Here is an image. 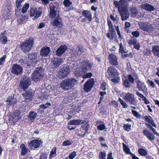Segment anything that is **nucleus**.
Instances as JSON below:
<instances>
[{
	"mask_svg": "<svg viewBox=\"0 0 159 159\" xmlns=\"http://www.w3.org/2000/svg\"><path fill=\"white\" fill-rule=\"evenodd\" d=\"M76 66L74 67V73L75 76H80L83 75L82 77L84 79L89 78L92 75L91 72L86 73L89 71L91 69L93 64L88 61H80L78 60L76 62Z\"/></svg>",
	"mask_w": 159,
	"mask_h": 159,
	"instance_id": "obj_1",
	"label": "nucleus"
},
{
	"mask_svg": "<svg viewBox=\"0 0 159 159\" xmlns=\"http://www.w3.org/2000/svg\"><path fill=\"white\" fill-rule=\"evenodd\" d=\"M115 6L118 8L122 20H126L129 17V13L128 9V2L125 0H121L119 2L114 1Z\"/></svg>",
	"mask_w": 159,
	"mask_h": 159,
	"instance_id": "obj_2",
	"label": "nucleus"
},
{
	"mask_svg": "<svg viewBox=\"0 0 159 159\" xmlns=\"http://www.w3.org/2000/svg\"><path fill=\"white\" fill-rule=\"evenodd\" d=\"M78 84V81L73 77L67 78L62 81L60 87L64 90L67 91Z\"/></svg>",
	"mask_w": 159,
	"mask_h": 159,
	"instance_id": "obj_3",
	"label": "nucleus"
},
{
	"mask_svg": "<svg viewBox=\"0 0 159 159\" xmlns=\"http://www.w3.org/2000/svg\"><path fill=\"white\" fill-rule=\"evenodd\" d=\"M32 38H30L21 43L20 47L22 51L25 53H28L31 49L34 43Z\"/></svg>",
	"mask_w": 159,
	"mask_h": 159,
	"instance_id": "obj_4",
	"label": "nucleus"
},
{
	"mask_svg": "<svg viewBox=\"0 0 159 159\" xmlns=\"http://www.w3.org/2000/svg\"><path fill=\"white\" fill-rule=\"evenodd\" d=\"M85 49L81 46H78L74 47L70 51V53L71 57L73 58H77L80 57L81 55L84 52Z\"/></svg>",
	"mask_w": 159,
	"mask_h": 159,
	"instance_id": "obj_5",
	"label": "nucleus"
},
{
	"mask_svg": "<svg viewBox=\"0 0 159 159\" xmlns=\"http://www.w3.org/2000/svg\"><path fill=\"white\" fill-rule=\"evenodd\" d=\"M43 70L41 67L37 68L32 75V78L35 81L41 80L43 77Z\"/></svg>",
	"mask_w": 159,
	"mask_h": 159,
	"instance_id": "obj_6",
	"label": "nucleus"
},
{
	"mask_svg": "<svg viewBox=\"0 0 159 159\" xmlns=\"http://www.w3.org/2000/svg\"><path fill=\"white\" fill-rule=\"evenodd\" d=\"M42 9L41 7L36 8L35 7H31L30 13V17H34L33 20H36L39 17L42 13Z\"/></svg>",
	"mask_w": 159,
	"mask_h": 159,
	"instance_id": "obj_7",
	"label": "nucleus"
},
{
	"mask_svg": "<svg viewBox=\"0 0 159 159\" xmlns=\"http://www.w3.org/2000/svg\"><path fill=\"white\" fill-rule=\"evenodd\" d=\"M70 72V69L68 66H64L59 69L57 74V76L60 79H63L66 77Z\"/></svg>",
	"mask_w": 159,
	"mask_h": 159,
	"instance_id": "obj_8",
	"label": "nucleus"
},
{
	"mask_svg": "<svg viewBox=\"0 0 159 159\" xmlns=\"http://www.w3.org/2000/svg\"><path fill=\"white\" fill-rule=\"evenodd\" d=\"M140 28L149 33H150L154 29L151 24L145 22H140L138 23Z\"/></svg>",
	"mask_w": 159,
	"mask_h": 159,
	"instance_id": "obj_9",
	"label": "nucleus"
},
{
	"mask_svg": "<svg viewBox=\"0 0 159 159\" xmlns=\"http://www.w3.org/2000/svg\"><path fill=\"white\" fill-rule=\"evenodd\" d=\"M23 70V69L21 66L15 64L12 66L11 72L12 74L18 76L22 74Z\"/></svg>",
	"mask_w": 159,
	"mask_h": 159,
	"instance_id": "obj_10",
	"label": "nucleus"
},
{
	"mask_svg": "<svg viewBox=\"0 0 159 159\" xmlns=\"http://www.w3.org/2000/svg\"><path fill=\"white\" fill-rule=\"evenodd\" d=\"M62 24V19L60 16L52 19L50 22L51 25L55 28L61 27Z\"/></svg>",
	"mask_w": 159,
	"mask_h": 159,
	"instance_id": "obj_11",
	"label": "nucleus"
},
{
	"mask_svg": "<svg viewBox=\"0 0 159 159\" xmlns=\"http://www.w3.org/2000/svg\"><path fill=\"white\" fill-rule=\"evenodd\" d=\"M37 58V55L36 53L29 54L28 55L29 61L27 63L28 66H31L34 67L35 64H37L38 60Z\"/></svg>",
	"mask_w": 159,
	"mask_h": 159,
	"instance_id": "obj_12",
	"label": "nucleus"
},
{
	"mask_svg": "<svg viewBox=\"0 0 159 159\" xmlns=\"http://www.w3.org/2000/svg\"><path fill=\"white\" fill-rule=\"evenodd\" d=\"M30 84V81L29 79L26 77H24L22 78L20 81L19 87L22 89H27Z\"/></svg>",
	"mask_w": 159,
	"mask_h": 159,
	"instance_id": "obj_13",
	"label": "nucleus"
},
{
	"mask_svg": "<svg viewBox=\"0 0 159 159\" xmlns=\"http://www.w3.org/2000/svg\"><path fill=\"white\" fill-rule=\"evenodd\" d=\"M56 9V6L55 5L53 4L50 5L49 16L51 20L60 16L59 13L57 12Z\"/></svg>",
	"mask_w": 159,
	"mask_h": 159,
	"instance_id": "obj_14",
	"label": "nucleus"
},
{
	"mask_svg": "<svg viewBox=\"0 0 159 159\" xmlns=\"http://www.w3.org/2000/svg\"><path fill=\"white\" fill-rule=\"evenodd\" d=\"M34 93L33 91H27L22 94V96L25 101L29 102L32 100L34 96Z\"/></svg>",
	"mask_w": 159,
	"mask_h": 159,
	"instance_id": "obj_15",
	"label": "nucleus"
},
{
	"mask_svg": "<svg viewBox=\"0 0 159 159\" xmlns=\"http://www.w3.org/2000/svg\"><path fill=\"white\" fill-rule=\"evenodd\" d=\"M107 72L110 77L111 78H116L118 75L116 69L113 66L108 67L107 70Z\"/></svg>",
	"mask_w": 159,
	"mask_h": 159,
	"instance_id": "obj_16",
	"label": "nucleus"
},
{
	"mask_svg": "<svg viewBox=\"0 0 159 159\" xmlns=\"http://www.w3.org/2000/svg\"><path fill=\"white\" fill-rule=\"evenodd\" d=\"M41 141L39 139H34L30 142L29 147L32 149H35L39 147Z\"/></svg>",
	"mask_w": 159,
	"mask_h": 159,
	"instance_id": "obj_17",
	"label": "nucleus"
},
{
	"mask_svg": "<svg viewBox=\"0 0 159 159\" xmlns=\"http://www.w3.org/2000/svg\"><path fill=\"white\" fill-rule=\"evenodd\" d=\"M140 7L142 9L149 12L154 11L156 9V8L153 6L147 3L142 4Z\"/></svg>",
	"mask_w": 159,
	"mask_h": 159,
	"instance_id": "obj_18",
	"label": "nucleus"
},
{
	"mask_svg": "<svg viewBox=\"0 0 159 159\" xmlns=\"http://www.w3.org/2000/svg\"><path fill=\"white\" fill-rule=\"evenodd\" d=\"M21 118L19 111L15 112L13 115L9 119V121L11 123H15Z\"/></svg>",
	"mask_w": 159,
	"mask_h": 159,
	"instance_id": "obj_19",
	"label": "nucleus"
},
{
	"mask_svg": "<svg viewBox=\"0 0 159 159\" xmlns=\"http://www.w3.org/2000/svg\"><path fill=\"white\" fill-rule=\"evenodd\" d=\"M50 52V49L49 47H44L41 48L40 51V54L43 57H47L48 56Z\"/></svg>",
	"mask_w": 159,
	"mask_h": 159,
	"instance_id": "obj_20",
	"label": "nucleus"
},
{
	"mask_svg": "<svg viewBox=\"0 0 159 159\" xmlns=\"http://www.w3.org/2000/svg\"><path fill=\"white\" fill-rule=\"evenodd\" d=\"M63 62L62 59L60 58H54L52 60V65L55 68L58 67Z\"/></svg>",
	"mask_w": 159,
	"mask_h": 159,
	"instance_id": "obj_21",
	"label": "nucleus"
},
{
	"mask_svg": "<svg viewBox=\"0 0 159 159\" xmlns=\"http://www.w3.org/2000/svg\"><path fill=\"white\" fill-rule=\"evenodd\" d=\"M67 47L66 45H61L56 51V55L58 56H61L67 50Z\"/></svg>",
	"mask_w": 159,
	"mask_h": 159,
	"instance_id": "obj_22",
	"label": "nucleus"
},
{
	"mask_svg": "<svg viewBox=\"0 0 159 159\" xmlns=\"http://www.w3.org/2000/svg\"><path fill=\"white\" fill-rule=\"evenodd\" d=\"M109 60L110 63L113 65L116 66L118 64L117 58L113 54L109 55Z\"/></svg>",
	"mask_w": 159,
	"mask_h": 159,
	"instance_id": "obj_23",
	"label": "nucleus"
},
{
	"mask_svg": "<svg viewBox=\"0 0 159 159\" xmlns=\"http://www.w3.org/2000/svg\"><path fill=\"white\" fill-rule=\"evenodd\" d=\"M93 86V84L91 81H87L84 85V89L86 92H89L91 90Z\"/></svg>",
	"mask_w": 159,
	"mask_h": 159,
	"instance_id": "obj_24",
	"label": "nucleus"
},
{
	"mask_svg": "<svg viewBox=\"0 0 159 159\" xmlns=\"http://www.w3.org/2000/svg\"><path fill=\"white\" fill-rule=\"evenodd\" d=\"M122 79L124 86L126 88L129 87V75L124 74Z\"/></svg>",
	"mask_w": 159,
	"mask_h": 159,
	"instance_id": "obj_25",
	"label": "nucleus"
},
{
	"mask_svg": "<svg viewBox=\"0 0 159 159\" xmlns=\"http://www.w3.org/2000/svg\"><path fill=\"white\" fill-rule=\"evenodd\" d=\"M143 133L148 139L152 141L154 140L155 137L149 131L144 130L143 131Z\"/></svg>",
	"mask_w": 159,
	"mask_h": 159,
	"instance_id": "obj_26",
	"label": "nucleus"
},
{
	"mask_svg": "<svg viewBox=\"0 0 159 159\" xmlns=\"http://www.w3.org/2000/svg\"><path fill=\"white\" fill-rule=\"evenodd\" d=\"M82 14L83 16L88 19L89 21L92 20V15L91 12L88 10H84L82 12Z\"/></svg>",
	"mask_w": 159,
	"mask_h": 159,
	"instance_id": "obj_27",
	"label": "nucleus"
},
{
	"mask_svg": "<svg viewBox=\"0 0 159 159\" xmlns=\"http://www.w3.org/2000/svg\"><path fill=\"white\" fill-rule=\"evenodd\" d=\"M130 44H133L134 45V48L135 49L139 50V49L140 46L139 44L137 42L136 39H134L133 38H130Z\"/></svg>",
	"mask_w": 159,
	"mask_h": 159,
	"instance_id": "obj_28",
	"label": "nucleus"
},
{
	"mask_svg": "<svg viewBox=\"0 0 159 159\" xmlns=\"http://www.w3.org/2000/svg\"><path fill=\"white\" fill-rule=\"evenodd\" d=\"M6 34V32L5 31L1 32L0 34V41L2 44H5L7 42Z\"/></svg>",
	"mask_w": 159,
	"mask_h": 159,
	"instance_id": "obj_29",
	"label": "nucleus"
},
{
	"mask_svg": "<svg viewBox=\"0 0 159 159\" xmlns=\"http://www.w3.org/2000/svg\"><path fill=\"white\" fill-rule=\"evenodd\" d=\"M152 51L155 56L159 57V46L156 45L152 47Z\"/></svg>",
	"mask_w": 159,
	"mask_h": 159,
	"instance_id": "obj_30",
	"label": "nucleus"
},
{
	"mask_svg": "<svg viewBox=\"0 0 159 159\" xmlns=\"http://www.w3.org/2000/svg\"><path fill=\"white\" fill-rule=\"evenodd\" d=\"M6 102H8V104L10 105H14L17 102L16 99L12 96L8 97Z\"/></svg>",
	"mask_w": 159,
	"mask_h": 159,
	"instance_id": "obj_31",
	"label": "nucleus"
},
{
	"mask_svg": "<svg viewBox=\"0 0 159 159\" xmlns=\"http://www.w3.org/2000/svg\"><path fill=\"white\" fill-rule=\"evenodd\" d=\"M137 87L139 91H142L145 93L144 89L145 88L146 86L144 85V83L138 80L137 83Z\"/></svg>",
	"mask_w": 159,
	"mask_h": 159,
	"instance_id": "obj_32",
	"label": "nucleus"
},
{
	"mask_svg": "<svg viewBox=\"0 0 159 159\" xmlns=\"http://www.w3.org/2000/svg\"><path fill=\"white\" fill-rule=\"evenodd\" d=\"M144 119L146 121L150 123L153 126L156 127V125L153 122V120L152 118L150 116H145Z\"/></svg>",
	"mask_w": 159,
	"mask_h": 159,
	"instance_id": "obj_33",
	"label": "nucleus"
},
{
	"mask_svg": "<svg viewBox=\"0 0 159 159\" xmlns=\"http://www.w3.org/2000/svg\"><path fill=\"white\" fill-rule=\"evenodd\" d=\"M37 116L36 113L34 111H30L28 116L29 119L31 121H33Z\"/></svg>",
	"mask_w": 159,
	"mask_h": 159,
	"instance_id": "obj_34",
	"label": "nucleus"
},
{
	"mask_svg": "<svg viewBox=\"0 0 159 159\" xmlns=\"http://www.w3.org/2000/svg\"><path fill=\"white\" fill-rule=\"evenodd\" d=\"M81 120H70L68 122V124L69 125H80Z\"/></svg>",
	"mask_w": 159,
	"mask_h": 159,
	"instance_id": "obj_35",
	"label": "nucleus"
},
{
	"mask_svg": "<svg viewBox=\"0 0 159 159\" xmlns=\"http://www.w3.org/2000/svg\"><path fill=\"white\" fill-rule=\"evenodd\" d=\"M56 149L55 147H54L50 152L49 159H52V158L55 157L56 155Z\"/></svg>",
	"mask_w": 159,
	"mask_h": 159,
	"instance_id": "obj_36",
	"label": "nucleus"
},
{
	"mask_svg": "<svg viewBox=\"0 0 159 159\" xmlns=\"http://www.w3.org/2000/svg\"><path fill=\"white\" fill-rule=\"evenodd\" d=\"M26 20V17L22 14L20 15L18 17V19L17 20L18 22L20 24L25 22Z\"/></svg>",
	"mask_w": 159,
	"mask_h": 159,
	"instance_id": "obj_37",
	"label": "nucleus"
},
{
	"mask_svg": "<svg viewBox=\"0 0 159 159\" xmlns=\"http://www.w3.org/2000/svg\"><path fill=\"white\" fill-rule=\"evenodd\" d=\"M21 149V155L24 156L27 153L28 149L27 148L24 144H22L20 146Z\"/></svg>",
	"mask_w": 159,
	"mask_h": 159,
	"instance_id": "obj_38",
	"label": "nucleus"
},
{
	"mask_svg": "<svg viewBox=\"0 0 159 159\" xmlns=\"http://www.w3.org/2000/svg\"><path fill=\"white\" fill-rule=\"evenodd\" d=\"M99 123H102V124L99 125L97 126V129L100 131H102L106 128V125L104 124V122L103 121H100Z\"/></svg>",
	"mask_w": 159,
	"mask_h": 159,
	"instance_id": "obj_39",
	"label": "nucleus"
},
{
	"mask_svg": "<svg viewBox=\"0 0 159 159\" xmlns=\"http://www.w3.org/2000/svg\"><path fill=\"white\" fill-rule=\"evenodd\" d=\"M139 153L141 156H145L147 154V151L142 148H140L138 150Z\"/></svg>",
	"mask_w": 159,
	"mask_h": 159,
	"instance_id": "obj_40",
	"label": "nucleus"
},
{
	"mask_svg": "<svg viewBox=\"0 0 159 159\" xmlns=\"http://www.w3.org/2000/svg\"><path fill=\"white\" fill-rule=\"evenodd\" d=\"M99 159H106V154L105 152H101L99 153Z\"/></svg>",
	"mask_w": 159,
	"mask_h": 159,
	"instance_id": "obj_41",
	"label": "nucleus"
},
{
	"mask_svg": "<svg viewBox=\"0 0 159 159\" xmlns=\"http://www.w3.org/2000/svg\"><path fill=\"white\" fill-rule=\"evenodd\" d=\"M131 16L133 17H135L138 14L137 10L135 8H133L131 9Z\"/></svg>",
	"mask_w": 159,
	"mask_h": 159,
	"instance_id": "obj_42",
	"label": "nucleus"
},
{
	"mask_svg": "<svg viewBox=\"0 0 159 159\" xmlns=\"http://www.w3.org/2000/svg\"><path fill=\"white\" fill-rule=\"evenodd\" d=\"M29 5L28 3L25 4L24 6L23 7L21 10V12L23 13H25L27 10L29 8Z\"/></svg>",
	"mask_w": 159,
	"mask_h": 159,
	"instance_id": "obj_43",
	"label": "nucleus"
},
{
	"mask_svg": "<svg viewBox=\"0 0 159 159\" xmlns=\"http://www.w3.org/2000/svg\"><path fill=\"white\" fill-rule=\"evenodd\" d=\"M146 126L149 129H151L153 133L156 135H157L158 133L156 131L155 129L153 128L150 124H146Z\"/></svg>",
	"mask_w": 159,
	"mask_h": 159,
	"instance_id": "obj_44",
	"label": "nucleus"
},
{
	"mask_svg": "<svg viewBox=\"0 0 159 159\" xmlns=\"http://www.w3.org/2000/svg\"><path fill=\"white\" fill-rule=\"evenodd\" d=\"M122 145L124 151L126 154H129V149L128 146L124 143H123Z\"/></svg>",
	"mask_w": 159,
	"mask_h": 159,
	"instance_id": "obj_45",
	"label": "nucleus"
},
{
	"mask_svg": "<svg viewBox=\"0 0 159 159\" xmlns=\"http://www.w3.org/2000/svg\"><path fill=\"white\" fill-rule=\"evenodd\" d=\"M73 143L72 141H70V140H66L63 142L62 145L63 146H69L71 145Z\"/></svg>",
	"mask_w": 159,
	"mask_h": 159,
	"instance_id": "obj_46",
	"label": "nucleus"
},
{
	"mask_svg": "<svg viewBox=\"0 0 159 159\" xmlns=\"http://www.w3.org/2000/svg\"><path fill=\"white\" fill-rule=\"evenodd\" d=\"M51 105V104L49 102L45 104L40 105L39 107L41 108L46 109L49 107Z\"/></svg>",
	"mask_w": 159,
	"mask_h": 159,
	"instance_id": "obj_47",
	"label": "nucleus"
},
{
	"mask_svg": "<svg viewBox=\"0 0 159 159\" xmlns=\"http://www.w3.org/2000/svg\"><path fill=\"white\" fill-rule=\"evenodd\" d=\"M132 113L133 115L137 118H140L141 117L140 115L136 111L132 110H131Z\"/></svg>",
	"mask_w": 159,
	"mask_h": 159,
	"instance_id": "obj_48",
	"label": "nucleus"
},
{
	"mask_svg": "<svg viewBox=\"0 0 159 159\" xmlns=\"http://www.w3.org/2000/svg\"><path fill=\"white\" fill-rule=\"evenodd\" d=\"M63 4L66 7H68L71 4L72 2L69 0H65L63 2Z\"/></svg>",
	"mask_w": 159,
	"mask_h": 159,
	"instance_id": "obj_49",
	"label": "nucleus"
},
{
	"mask_svg": "<svg viewBox=\"0 0 159 159\" xmlns=\"http://www.w3.org/2000/svg\"><path fill=\"white\" fill-rule=\"evenodd\" d=\"M131 34L132 35V36H133V37H134L135 38H137L139 35V33L137 31H135L132 32L131 33ZM131 38H132V37Z\"/></svg>",
	"mask_w": 159,
	"mask_h": 159,
	"instance_id": "obj_50",
	"label": "nucleus"
},
{
	"mask_svg": "<svg viewBox=\"0 0 159 159\" xmlns=\"http://www.w3.org/2000/svg\"><path fill=\"white\" fill-rule=\"evenodd\" d=\"M134 78L132 76V75H130V82L132 84H133L134 83V79H138V77L137 76L134 75L133 76Z\"/></svg>",
	"mask_w": 159,
	"mask_h": 159,
	"instance_id": "obj_51",
	"label": "nucleus"
},
{
	"mask_svg": "<svg viewBox=\"0 0 159 159\" xmlns=\"http://www.w3.org/2000/svg\"><path fill=\"white\" fill-rule=\"evenodd\" d=\"M110 17L112 20L115 21L116 23H117L119 21V19L116 16L115 17L114 16L111 15Z\"/></svg>",
	"mask_w": 159,
	"mask_h": 159,
	"instance_id": "obj_52",
	"label": "nucleus"
},
{
	"mask_svg": "<svg viewBox=\"0 0 159 159\" xmlns=\"http://www.w3.org/2000/svg\"><path fill=\"white\" fill-rule=\"evenodd\" d=\"M76 155V152L75 151H73L72 153H69V158L70 159H73Z\"/></svg>",
	"mask_w": 159,
	"mask_h": 159,
	"instance_id": "obj_53",
	"label": "nucleus"
},
{
	"mask_svg": "<svg viewBox=\"0 0 159 159\" xmlns=\"http://www.w3.org/2000/svg\"><path fill=\"white\" fill-rule=\"evenodd\" d=\"M119 52H121L122 54L125 53L126 52L124 50L123 46L122 43H120V48L119 49Z\"/></svg>",
	"mask_w": 159,
	"mask_h": 159,
	"instance_id": "obj_54",
	"label": "nucleus"
},
{
	"mask_svg": "<svg viewBox=\"0 0 159 159\" xmlns=\"http://www.w3.org/2000/svg\"><path fill=\"white\" fill-rule=\"evenodd\" d=\"M89 127V125L88 123H86L82 126L81 127V130L85 129H87L88 130Z\"/></svg>",
	"mask_w": 159,
	"mask_h": 159,
	"instance_id": "obj_55",
	"label": "nucleus"
},
{
	"mask_svg": "<svg viewBox=\"0 0 159 159\" xmlns=\"http://www.w3.org/2000/svg\"><path fill=\"white\" fill-rule=\"evenodd\" d=\"M129 22H126L125 23V31L128 33L129 32Z\"/></svg>",
	"mask_w": 159,
	"mask_h": 159,
	"instance_id": "obj_56",
	"label": "nucleus"
},
{
	"mask_svg": "<svg viewBox=\"0 0 159 159\" xmlns=\"http://www.w3.org/2000/svg\"><path fill=\"white\" fill-rule=\"evenodd\" d=\"M6 56L4 55L0 59V65H2L5 61V59L6 58Z\"/></svg>",
	"mask_w": 159,
	"mask_h": 159,
	"instance_id": "obj_57",
	"label": "nucleus"
},
{
	"mask_svg": "<svg viewBox=\"0 0 159 159\" xmlns=\"http://www.w3.org/2000/svg\"><path fill=\"white\" fill-rule=\"evenodd\" d=\"M24 0H16V5L17 8H19L20 7L21 3Z\"/></svg>",
	"mask_w": 159,
	"mask_h": 159,
	"instance_id": "obj_58",
	"label": "nucleus"
},
{
	"mask_svg": "<svg viewBox=\"0 0 159 159\" xmlns=\"http://www.w3.org/2000/svg\"><path fill=\"white\" fill-rule=\"evenodd\" d=\"M119 101L120 102L121 105L124 107L126 108L127 107L126 104L120 98H119L118 99Z\"/></svg>",
	"mask_w": 159,
	"mask_h": 159,
	"instance_id": "obj_59",
	"label": "nucleus"
},
{
	"mask_svg": "<svg viewBox=\"0 0 159 159\" xmlns=\"http://www.w3.org/2000/svg\"><path fill=\"white\" fill-rule=\"evenodd\" d=\"M109 27V31L111 32V34H113V33H116V32L114 30L113 28V25L108 26Z\"/></svg>",
	"mask_w": 159,
	"mask_h": 159,
	"instance_id": "obj_60",
	"label": "nucleus"
},
{
	"mask_svg": "<svg viewBox=\"0 0 159 159\" xmlns=\"http://www.w3.org/2000/svg\"><path fill=\"white\" fill-rule=\"evenodd\" d=\"M120 80L119 77H116L111 79V81L114 83H116L119 82Z\"/></svg>",
	"mask_w": 159,
	"mask_h": 159,
	"instance_id": "obj_61",
	"label": "nucleus"
},
{
	"mask_svg": "<svg viewBox=\"0 0 159 159\" xmlns=\"http://www.w3.org/2000/svg\"><path fill=\"white\" fill-rule=\"evenodd\" d=\"M48 155L47 154L45 153H42L40 157V159H47Z\"/></svg>",
	"mask_w": 159,
	"mask_h": 159,
	"instance_id": "obj_62",
	"label": "nucleus"
},
{
	"mask_svg": "<svg viewBox=\"0 0 159 159\" xmlns=\"http://www.w3.org/2000/svg\"><path fill=\"white\" fill-rule=\"evenodd\" d=\"M99 94L101 96L100 99L101 100H102L103 99L104 96L106 94V92H100Z\"/></svg>",
	"mask_w": 159,
	"mask_h": 159,
	"instance_id": "obj_63",
	"label": "nucleus"
},
{
	"mask_svg": "<svg viewBox=\"0 0 159 159\" xmlns=\"http://www.w3.org/2000/svg\"><path fill=\"white\" fill-rule=\"evenodd\" d=\"M130 155L132 157V159H139V158L137 157L134 154L130 152Z\"/></svg>",
	"mask_w": 159,
	"mask_h": 159,
	"instance_id": "obj_64",
	"label": "nucleus"
}]
</instances>
